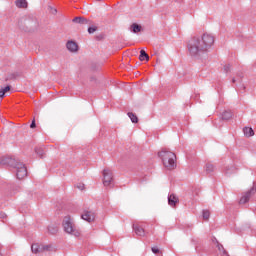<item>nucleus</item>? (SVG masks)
Wrapping results in <instances>:
<instances>
[{
    "label": "nucleus",
    "mask_w": 256,
    "mask_h": 256,
    "mask_svg": "<svg viewBox=\"0 0 256 256\" xmlns=\"http://www.w3.org/2000/svg\"><path fill=\"white\" fill-rule=\"evenodd\" d=\"M16 7L19 9H27V0H16L15 2Z\"/></svg>",
    "instance_id": "14"
},
{
    "label": "nucleus",
    "mask_w": 256,
    "mask_h": 256,
    "mask_svg": "<svg viewBox=\"0 0 256 256\" xmlns=\"http://www.w3.org/2000/svg\"><path fill=\"white\" fill-rule=\"evenodd\" d=\"M213 45H215V36L204 33L201 36L193 37L188 42V51L192 57H199L204 53H209Z\"/></svg>",
    "instance_id": "1"
},
{
    "label": "nucleus",
    "mask_w": 256,
    "mask_h": 256,
    "mask_svg": "<svg viewBox=\"0 0 256 256\" xmlns=\"http://www.w3.org/2000/svg\"><path fill=\"white\" fill-rule=\"evenodd\" d=\"M97 31V26H92L88 28V33L93 34Z\"/></svg>",
    "instance_id": "25"
},
{
    "label": "nucleus",
    "mask_w": 256,
    "mask_h": 256,
    "mask_svg": "<svg viewBox=\"0 0 256 256\" xmlns=\"http://www.w3.org/2000/svg\"><path fill=\"white\" fill-rule=\"evenodd\" d=\"M158 156L162 159L163 165L168 171H173L177 167V156L175 153L162 149Z\"/></svg>",
    "instance_id": "2"
},
{
    "label": "nucleus",
    "mask_w": 256,
    "mask_h": 256,
    "mask_svg": "<svg viewBox=\"0 0 256 256\" xmlns=\"http://www.w3.org/2000/svg\"><path fill=\"white\" fill-rule=\"evenodd\" d=\"M245 137H253L255 135V131H253V128L251 127H245L243 129Z\"/></svg>",
    "instance_id": "15"
},
{
    "label": "nucleus",
    "mask_w": 256,
    "mask_h": 256,
    "mask_svg": "<svg viewBox=\"0 0 256 256\" xmlns=\"http://www.w3.org/2000/svg\"><path fill=\"white\" fill-rule=\"evenodd\" d=\"M217 248L218 251H220L221 255H228L227 250H225V247H223V245L220 244L219 242H217Z\"/></svg>",
    "instance_id": "19"
},
{
    "label": "nucleus",
    "mask_w": 256,
    "mask_h": 256,
    "mask_svg": "<svg viewBox=\"0 0 256 256\" xmlns=\"http://www.w3.org/2000/svg\"><path fill=\"white\" fill-rule=\"evenodd\" d=\"M133 229L136 235H138L139 237H145V229H143V227L139 225H134Z\"/></svg>",
    "instance_id": "12"
},
{
    "label": "nucleus",
    "mask_w": 256,
    "mask_h": 256,
    "mask_svg": "<svg viewBox=\"0 0 256 256\" xmlns=\"http://www.w3.org/2000/svg\"><path fill=\"white\" fill-rule=\"evenodd\" d=\"M144 59H146V61H149V54L145 52V50H141L139 60L143 61Z\"/></svg>",
    "instance_id": "17"
},
{
    "label": "nucleus",
    "mask_w": 256,
    "mask_h": 256,
    "mask_svg": "<svg viewBox=\"0 0 256 256\" xmlns=\"http://www.w3.org/2000/svg\"><path fill=\"white\" fill-rule=\"evenodd\" d=\"M16 162L17 161H15L12 158H9L7 156H3L0 158V165H11L12 167H14Z\"/></svg>",
    "instance_id": "9"
},
{
    "label": "nucleus",
    "mask_w": 256,
    "mask_h": 256,
    "mask_svg": "<svg viewBox=\"0 0 256 256\" xmlns=\"http://www.w3.org/2000/svg\"><path fill=\"white\" fill-rule=\"evenodd\" d=\"M66 47L71 53H77V51H79V45H77L75 41H68Z\"/></svg>",
    "instance_id": "8"
},
{
    "label": "nucleus",
    "mask_w": 256,
    "mask_h": 256,
    "mask_svg": "<svg viewBox=\"0 0 256 256\" xmlns=\"http://www.w3.org/2000/svg\"><path fill=\"white\" fill-rule=\"evenodd\" d=\"M13 167L16 169L17 179H25L27 177V167H25V164L16 162Z\"/></svg>",
    "instance_id": "4"
},
{
    "label": "nucleus",
    "mask_w": 256,
    "mask_h": 256,
    "mask_svg": "<svg viewBox=\"0 0 256 256\" xmlns=\"http://www.w3.org/2000/svg\"><path fill=\"white\" fill-rule=\"evenodd\" d=\"M221 118L224 121H230V119H233V112L225 110L224 112H222Z\"/></svg>",
    "instance_id": "13"
},
{
    "label": "nucleus",
    "mask_w": 256,
    "mask_h": 256,
    "mask_svg": "<svg viewBox=\"0 0 256 256\" xmlns=\"http://www.w3.org/2000/svg\"><path fill=\"white\" fill-rule=\"evenodd\" d=\"M235 173H237V167H235V166H228L226 168V175H233Z\"/></svg>",
    "instance_id": "16"
},
{
    "label": "nucleus",
    "mask_w": 256,
    "mask_h": 256,
    "mask_svg": "<svg viewBox=\"0 0 256 256\" xmlns=\"http://www.w3.org/2000/svg\"><path fill=\"white\" fill-rule=\"evenodd\" d=\"M232 81H233V83H235V79H233Z\"/></svg>",
    "instance_id": "31"
},
{
    "label": "nucleus",
    "mask_w": 256,
    "mask_h": 256,
    "mask_svg": "<svg viewBox=\"0 0 256 256\" xmlns=\"http://www.w3.org/2000/svg\"><path fill=\"white\" fill-rule=\"evenodd\" d=\"M204 171L208 174L211 175V173H215V171H217V167L215 166V164L208 162L206 163V165L204 166Z\"/></svg>",
    "instance_id": "10"
},
{
    "label": "nucleus",
    "mask_w": 256,
    "mask_h": 256,
    "mask_svg": "<svg viewBox=\"0 0 256 256\" xmlns=\"http://www.w3.org/2000/svg\"><path fill=\"white\" fill-rule=\"evenodd\" d=\"M36 127V124H35V120L32 121L31 125H30V128L31 129H35Z\"/></svg>",
    "instance_id": "30"
},
{
    "label": "nucleus",
    "mask_w": 256,
    "mask_h": 256,
    "mask_svg": "<svg viewBox=\"0 0 256 256\" xmlns=\"http://www.w3.org/2000/svg\"><path fill=\"white\" fill-rule=\"evenodd\" d=\"M133 33H139L141 31V26L139 24H132Z\"/></svg>",
    "instance_id": "23"
},
{
    "label": "nucleus",
    "mask_w": 256,
    "mask_h": 256,
    "mask_svg": "<svg viewBox=\"0 0 256 256\" xmlns=\"http://www.w3.org/2000/svg\"><path fill=\"white\" fill-rule=\"evenodd\" d=\"M81 219L87 221V223H93L95 221V212L85 210L81 215Z\"/></svg>",
    "instance_id": "7"
},
{
    "label": "nucleus",
    "mask_w": 256,
    "mask_h": 256,
    "mask_svg": "<svg viewBox=\"0 0 256 256\" xmlns=\"http://www.w3.org/2000/svg\"><path fill=\"white\" fill-rule=\"evenodd\" d=\"M49 13L55 15L57 13V8L49 7Z\"/></svg>",
    "instance_id": "26"
},
{
    "label": "nucleus",
    "mask_w": 256,
    "mask_h": 256,
    "mask_svg": "<svg viewBox=\"0 0 256 256\" xmlns=\"http://www.w3.org/2000/svg\"><path fill=\"white\" fill-rule=\"evenodd\" d=\"M102 175L104 187H109L111 183H113V172H111L109 169H104Z\"/></svg>",
    "instance_id": "5"
},
{
    "label": "nucleus",
    "mask_w": 256,
    "mask_h": 256,
    "mask_svg": "<svg viewBox=\"0 0 256 256\" xmlns=\"http://www.w3.org/2000/svg\"><path fill=\"white\" fill-rule=\"evenodd\" d=\"M250 199V196L248 194H246L245 196H242L240 199V204L241 205H245V203H248Z\"/></svg>",
    "instance_id": "22"
},
{
    "label": "nucleus",
    "mask_w": 256,
    "mask_h": 256,
    "mask_svg": "<svg viewBox=\"0 0 256 256\" xmlns=\"http://www.w3.org/2000/svg\"><path fill=\"white\" fill-rule=\"evenodd\" d=\"M128 117H130L132 123H138L139 121V118H137V115L133 114V112H129Z\"/></svg>",
    "instance_id": "21"
},
{
    "label": "nucleus",
    "mask_w": 256,
    "mask_h": 256,
    "mask_svg": "<svg viewBox=\"0 0 256 256\" xmlns=\"http://www.w3.org/2000/svg\"><path fill=\"white\" fill-rule=\"evenodd\" d=\"M32 253H43L45 251H53V247L50 245H41V244H33L32 247Z\"/></svg>",
    "instance_id": "6"
},
{
    "label": "nucleus",
    "mask_w": 256,
    "mask_h": 256,
    "mask_svg": "<svg viewBox=\"0 0 256 256\" xmlns=\"http://www.w3.org/2000/svg\"><path fill=\"white\" fill-rule=\"evenodd\" d=\"M8 91H11V86H6L5 88H2L0 90V97H5V93H8Z\"/></svg>",
    "instance_id": "20"
},
{
    "label": "nucleus",
    "mask_w": 256,
    "mask_h": 256,
    "mask_svg": "<svg viewBox=\"0 0 256 256\" xmlns=\"http://www.w3.org/2000/svg\"><path fill=\"white\" fill-rule=\"evenodd\" d=\"M255 193H256V189L255 188H251L246 195L251 197V195H255Z\"/></svg>",
    "instance_id": "27"
},
{
    "label": "nucleus",
    "mask_w": 256,
    "mask_h": 256,
    "mask_svg": "<svg viewBox=\"0 0 256 256\" xmlns=\"http://www.w3.org/2000/svg\"><path fill=\"white\" fill-rule=\"evenodd\" d=\"M209 217H211V212H209V210H204L203 211V220L209 221Z\"/></svg>",
    "instance_id": "24"
},
{
    "label": "nucleus",
    "mask_w": 256,
    "mask_h": 256,
    "mask_svg": "<svg viewBox=\"0 0 256 256\" xmlns=\"http://www.w3.org/2000/svg\"><path fill=\"white\" fill-rule=\"evenodd\" d=\"M77 188L80 189V191H83V189H85V184H79L77 185Z\"/></svg>",
    "instance_id": "28"
},
{
    "label": "nucleus",
    "mask_w": 256,
    "mask_h": 256,
    "mask_svg": "<svg viewBox=\"0 0 256 256\" xmlns=\"http://www.w3.org/2000/svg\"><path fill=\"white\" fill-rule=\"evenodd\" d=\"M152 252H154L155 254L159 253V248L152 247Z\"/></svg>",
    "instance_id": "29"
},
{
    "label": "nucleus",
    "mask_w": 256,
    "mask_h": 256,
    "mask_svg": "<svg viewBox=\"0 0 256 256\" xmlns=\"http://www.w3.org/2000/svg\"><path fill=\"white\" fill-rule=\"evenodd\" d=\"M177 203H179V198L175 196V194H171L168 197V205H170V207H176Z\"/></svg>",
    "instance_id": "11"
},
{
    "label": "nucleus",
    "mask_w": 256,
    "mask_h": 256,
    "mask_svg": "<svg viewBox=\"0 0 256 256\" xmlns=\"http://www.w3.org/2000/svg\"><path fill=\"white\" fill-rule=\"evenodd\" d=\"M62 226L68 235H73L74 237H81V231L77 229V226L75 225V221L73 220V217L70 215H67L64 217L62 221Z\"/></svg>",
    "instance_id": "3"
},
{
    "label": "nucleus",
    "mask_w": 256,
    "mask_h": 256,
    "mask_svg": "<svg viewBox=\"0 0 256 256\" xmlns=\"http://www.w3.org/2000/svg\"><path fill=\"white\" fill-rule=\"evenodd\" d=\"M73 23H81L82 25L87 24V19L83 18V17H75L73 19Z\"/></svg>",
    "instance_id": "18"
}]
</instances>
